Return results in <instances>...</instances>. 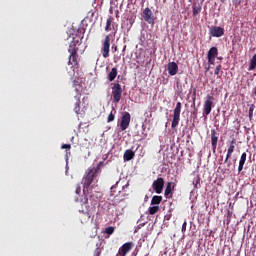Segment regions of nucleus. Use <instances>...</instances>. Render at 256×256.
Wrapping results in <instances>:
<instances>
[{
  "mask_svg": "<svg viewBox=\"0 0 256 256\" xmlns=\"http://www.w3.org/2000/svg\"><path fill=\"white\" fill-rule=\"evenodd\" d=\"M163 200L162 196L155 195L151 200V205L158 206Z\"/></svg>",
  "mask_w": 256,
  "mask_h": 256,
  "instance_id": "obj_22",
  "label": "nucleus"
},
{
  "mask_svg": "<svg viewBox=\"0 0 256 256\" xmlns=\"http://www.w3.org/2000/svg\"><path fill=\"white\" fill-rule=\"evenodd\" d=\"M230 158H231V157H228V154H227L226 159H225V163H228V166H229V167H230V165H231V162L229 161Z\"/></svg>",
  "mask_w": 256,
  "mask_h": 256,
  "instance_id": "obj_39",
  "label": "nucleus"
},
{
  "mask_svg": "<svg viewBox=\"0 0 256 256\" xmlns=\"http://www.w3.org/2000/svg\"><path fill=\"white\" fill-rule=\"evenodd\" d=\"M120 183V181H118L115 185H113L112 187H111V195H113V192H114V190L116 189V187H117V185Z\"/></svg>",
  "mask_w": 256,
  "mask_h": 256,
  "instance_id": "obj_37",
  "label": "nucleus"
},
{
  "mask_svg": "<svg viewBox=\"0 0 256 256\" xmlns=\"http://www.w3.org/2000/svg\"><path fill=\"white\" fill-rule=\"evenodd\" d=\"M221 69H222V65L220 64V65H218V66L216 67V69H215V75H219L220 72H221Z\"/></svg>",
  "mask_w": 256,
  "mask_h": 256,
  "instance_id": "obj_34",
  "label": "nucleus"
},
{
  "mask_svg": "<svg viewBox=\"0 0 256 256\" xmlns=\"http://www.w3.org/2000/svg\"><path fill=\"white\" fill-rule=\"evenodd\" d=\"M80 212V219H81V222L84 223V222H87L91 215L93 214V212H95V207L94 206H86V210H79Z\"/></svg>",
  "mask_w": 256,
  "mask_h": 256,
  "instance_id": "obj_5",
  "label": "nucleus"
},
{
  "mask_svg": "<svg viewBox=\"0 0 256 256\" xmlns=\"http://www.w3.org/2000/svg\"><path fill=\"white\" fill-rule=\"evenodd\" d=\"M255 104H251L249 108V120L252 121L254 117Z\"/></svg>",
  "mask_w": 256,
  "mask_h": 256,
  "instance_id": "obj_27",
  "label": "nucleus"
},
{
  "mask_svg": "<svg viewBox=\"0 0 256 256\" xmlns=\"http://www.w3.org/2000/svg\"><path fill=\"white\" fill-rule=\"evenodd\" d=\"M218 140H219V134L216 132L215 129H212L211 130V143H212V148H213L214 152L217 149Z\"/></svg>",
  "mask_w": 256,
  "mask_h": 256,
  "instance_id": "obj_14",
  "label": "nucleus"
},
{
  "mask_svg": "<svg viewBox=\"0 0 256 256\" xmlns=\"http://www.w3.org/2000/svg\"><path fill=\"white\" fill-rule=\"evenodd\" d=\"M81 192V187L78 185L76 188V193L79 194Z\"/></svg>",
  "mask_w": 256,
  "mask_h": 256,
  "instance_id": "obj_40",
  "label": "nucleus"
},
{
  "mask_svg": "<svg viewBox=\"0 0 256 256\" xmlns=\"http://www.w3.org/2000/svg\"><path fill=\"white\" fill-rule=\"evenodd\" d=\"M236 256H241L240 253L238 252Z\"/></svg>",
  "mask_w": 256,
  "mask_h": 256,
  "instance_id": "obj_46",
  "label": "nucleus"
},
{
  "mask_svg": "<svg viewBox=\"0 0 256 256\" xmlns=\"http://www.w3.org/2000/svg\"><path fill=\"white\" fill-rule=\"evenodd\" d=\"M255 95H256V87H255Z\"/></svg>",
  "mask_w": 256,
  "mask_h": 256,
  "instance_id": "obj_48",
  "label": "nucleus"
},
{
  "mask_svg": "<svg viewBox=\"0 0 256 256\" xmlns=\"http://www.w3.org/2000/svg\"><path fill=\"white\" fill-rule=\"evenodd\" d=\"M87 203H88V199L85 200V204H87Z\"/></svg>",
  "mask_w": 256,
  "mask_h": 256,
  "instance_id": "obj_45",
  "label": "nucleus"
},
{
  "mask_svg": "<svg viewBox=\"0 0 256 256\" xmlns=\"http://www.w3.org/2000/svg\"><path fill=\"white\" fill-rule=\"evenodd\" d=\"M222 3H225L226 2V0H220Z\"/></svg>",
  "mask_w": 256,
  "mask_h": 256,
  "instance_id": "obj_43",
  "label": "nucleus"
},
{
  "mask_svg": "<svg viewBox=\"0 0 256 256\" xmlns=\"http://www.w3.org/2000/svg\"><path fill=\"white\" fill-rule=\"evenodd\" d=\"M254 69H256V54L251 59V63H250V67H249L250 71H252Z\"/></svg>",
  "mask_w": 256,
  "mask_h": 256,
  "instance_id": "obj_28",
  "label": "nucleus"
},
{
  "mask_svg": "<svg viewBox=\"0 0 256 256\" xmlns=\"http://www.w3.org/2000/svg\"><path fill=\"white\" fill-rule=\"evenodd\" d=\"M186 229H187V222L185 221L182 225V232L185 233Z\"/></svg>",
  "mask_w": 256,
  "mask_h": 256,
  "instance_id": "obj_38",
  "label": "nucleus"
},
{
  "mask_svg": "<svg viewBox=\"0 0 256 256\" xmlns=\"http://www.w3.org/2000/svg\"><path fill=\"white\" fill-rule=\"evenodd\" d=\"M122 87L119 83H115L112 87L113 103H119L122 97Z\"/></svg>",
  "mask_w": 256,
  "mask_h": 256,
  "instance_id": "obj_3",
  "label": "nucleus"
},
{
  "mask_svg": "<svg viewBox=\"0 0 256 256\" xmlns=\"http://www.w3.org/2000/svg\"><path fill=\"white\" fill-rule=\"evenodd\" d=\"M164 184V179L162 177H159L153 182L152 188L157 194H161L164 188Z\"/></svg>",
  "mask_w": 256,
  "mask_h": 256,
  "instance_id": "obj_8",
  "label": "nucleus"
},
{
  "mask_svg": "<svg viewBox=\"0 0 256 256\" xmlns=\"http://www.w3.org/2000/svg\"><path fill=\"white\" fill-rule=\"evenodd\" d=\"M125 50H126V46L124 47L123 51H125Z\"/></svg>",
  "mask_w": 256,
  "mask_h": 256,
  "instance_id": "obj_47",
  "label": "nucleus"
},
{
  "mask_svg": "<svg viewBox=\"0 0 256 256\" xmlns=\"http://www.w3.org/2000/svg\"><path fill=\"white\" fill-rule=\"evenodd\" d=\"M113 30L115 31V34H116L117 33V26L114 27V25H113Z\"/></svg>",
  "mask_w": 256,
  "mask_h": 256,
  "instance_id": "obj_41",
  "label": "nucleus"
},
{
  "mask_svg": "<svg viewBox=\"0 0 256 256\" xmlns=\"http://www.w3.org/2000/svg\"><path fill=\"white\" fill-rule=\"evenodd\" d=\"M102 55L104 58H108L109 57V53H110V36L107 35L105 37V40L103 42V47L101 49Z\"/></svg>",
  "mask_w": 256,
  "mask_h": 256,
  "instance_id": "obj_10",
  "label": "nucleus"
},
{
  "mask_svg": "<svg viewBox=\"0 0 256 256\" xmlns=\"http://www.w3.org/2000/svg\"><path fill=\"white\" fill-rule=\"evenodd\" d=\"M74 111L77 114H79V112H80V100H79V98L77 99V102L75 103Z\"/></svg>",
  "mask_w": 256,
  "mask_h": 256,
  "instance_id": "obj_31",
  "label": "nucleus"
},
{
  "mask_svg": "<svg viewBox=\"0 0 256 256\" xmlns=\"http://www.w3.org/2000/svg\"><path fill=\"white\" fill-rule=\"evenodd\" d=\"M133 247H134L133 242H127V243L123 244L121 246V248L119 249L117 256H126L127 253H129L130 250L133 249Z\"/></svg>",
  "mask_w": 256,
  "mask_h": 256,
  "instance_id": "obj_11",
  "label": "nucleus"
},
{
  "mask_svg": "<svg viewBox=\"0 0 256 256\" xmlns=\"http://www.w3.org/2000/svg\"><path fill=\"white\" fill-rule=\"evenodd\" d=\"M201 178L199 176H196L193 180V184L195 185L196 189H199L201 187L200 185Z\"/></svg>",
  "mask_w": 256,
  "mask_h": 256,
  "instance_id": "obj_29",
  "label": "nucleus"
},
{
  "mask_svg": "<svg viewBox=\"0 0 256 256\" xmlns=\"http://www.w3.org/2000/svg\"><path fill=\"white\" fill-rule=\"evenodd\" d=\"M219 51L217 47H212L208 52V62L215 65V59L218 57Z\"/></svg>",
  "mask_w": 256,
  "mask_h": 256,
  "instance_id": "obj_12",
  "label": "nucleus"
},
{
  "mask_svg": "<svg viewBox=\"0 0 256 256\" xmlns=\"http://www.w3.org/2000/svg\"><path fill=\"white\" fill-rule=\"evenodd\" d=\"M130 121H131V115L128 112H124L120 122V128L122 131H125L129 127Z\"/></svg>",
  "mask_w": 256,
  "mask_h": 256,
  "instance_id": "obj_9",
  "label": "nucleus"
},
{
  "mask_svg": "<svg viewBox=\"0 0 256 256\" xmlns=\"http://www.w3.org/2000/svg\"><path fill=\"white\" fill-rule=\"evenodd\" d=\"M118 74V70L117 68H112L111 72L108 74V80L110 82H113L115 80V78L117 77Z\"/></svg>",
  "mask_w": 256,
  "mask_h": 256,
  "instance_id": "obj_21",
  "label": "nucleus"
},
{
  "mask_svg": "<svg viewBox=\"0 0 256 256\" xmlns=\"http://www.w3.org/2000/svg\"><path fill=\"white\" fill-rule=\"evenodd\" d=\"M135 157V152L132 150H126L124 153V160L125 161H130Z\"/></svg>",
  "mask_w": 256,
  "mask_h": 256,
  "instance_id": "obj_20",
  "label": "nucleus"
},
{
  "mask_svg": "<svg viewBox=\"0 0 256 256\" xmlns=\"http://www.w3.org/2000/svg\"><path fill=\"white\" fill-rule=\"evenodd\" d=\"M213 101L214 97L212 95H207L203 108V116H208L211 113L212 108L214 107Z\"/></svg>",
  "mask_w": 256,
  "mask_h": 256,
  "instance_id": "obj_6",
  "label": "nucleus"
},
{
  "mask_svg": "<svg viewBox=\"0 0 256 256\" xmlns=\"http://www.w3.org/2000/svg\"><path fill=\"white\" fill-rule=\"evenodd\" d=\"M68 52L70 53L68 65H71L74 68H78L79 67L78 50L73 49V50H68Z\"/></svg>",
  "mask_w": 256,
  "mask_h": 256,
  "instance_id": "obj_4",
  "label": "nucleus"
},
{
  "mask_svg": "<svg viewBox=\"0 0 256 256\" xmlns=\"http://www.w3.org/2000/svg\"><path fill=\"white\" fill-rule=\"evenodd\" d=\"M175 186L176 184L175 183H172V182H168L167 183V186H166V189H165V197L168 198L170 194H172V190L175 189Z\"/></svg>",
  "mask_w": 256,
  "mask_h": 256,
  "instance_id": "obj_18",
  "label": "nucleus"
},
{
  "mask_svg": "<svg viewBox=\"0 0 256 256\" xmlns=\"http://www.w3.org/2000/svg\"><path fill=\"white\" fill-rule=\"evenodd\" d=\"M112 49L116 52L118 50L117 46H113Z\"/></svg>",
  "mask_w": 256,
  "mask_h": 256,
  "instance_id": "obj_42",
  "label": "nucleus"
},
{
  "mask_svg": "<svg viewBox=\"0 0 256 256\" xmlns=\"http://www.w3.org/2000/svg\"><path fill=\"white\" fill-rule=\"evenodd\" d=\"M113 21H114L113 17L109 16L106 22V27H105L106 32L111 31V24L113 23Z\"/></svg>",
  "mask_w": 256,
  "mask_h": 256,
  "instance_id": "obj_25",
  "label": "nucleus"
},
{
  "mask_svg": "<svg viewBox=\"0 0 256 256\" xmlns=\"http://www.w3.org/2000/svg\"><path fill=\"white\" fill-rule=\"evenodd\" d=\"M235 145H236V140L233 139V140L231 141V145H230V147L228 148V151H227L228 157H232V153H233L234 150H235Z\"/></svg>",
  "mask_w": 256,
  "mask_h": 256,
  "instance_id": "obj_23",
  "label": "nucleus"
},
{
  "mask_svg": "<svg viewBox=\"0 0 256 256\" xmlns=\"http://www.w3.org/2000/svg\"><path fill=\"white\" fill-rule=\"evenodd\" d=\"M102 163L100 162L97 167H93L88 169V172L83 177L82 184H83V191H87L89 186L93 183V181L97 178L99 171L101 169L100 165Z\"/></svg>",
  "mask_w": 256,
  "mask_h": 256,
  "instance_id": "obj_1",
  "label": "nucleus"
},
{
  "mask_svg": "<svg viewBox=\"0 0 256 256\" xmlns=\"http://www.w3.org/2000/svg\"><path fill=\"white\" fill-rule=\"evenodd\" d=\"M217 58H218L219 60H222V57H218V56H217Z\"/></svg>",
  "mask_w": 256,
  "mask_h": 256,
  "instance_id": "obj_44",
  "label": "nucleus"
},
{
  "mask_svg": "<svg viewBox=\"0 0 256 256\" xmlns=\"http://www.w3.org/2000/svg\"><path fill=\"white\" fill-rule=\"evenodd\" d=\"M242 4V0H234V5L236 7L240 6Z\"/></svg>",
  "mask_w": 256,
  "mask_h": 256,
  "instance_id": "obj_36",
  "label": "nucleus"
},
{
  "mask_svg": "<svg viewBox=\"0 0 256 256\" xmlns=\"http://www.w3.org/2000/svg\"><path fill=\"white\" fill-rule=\"evenodd\" d=\"M115 113H116V111L114 110V113L111 112V113L109 114L108 120H107L108 122L114 121V119H115Z\"/></svg>",
  "mask_w": 256,
  "mask_h": 256,
  "instance_id": "obj_33",
  "label": "nucleus"
},
{
  "mask_svg": "<svg viewBox=\"0 0 256 256\" xmlns=\"http://www.w3.org/2000/svg\"><path fill=\"white\" fill-rule=\"evenodd\" d=\"M101 253H102V250L100 248H96L93 256H100Z\"/></svg>",
  "mask_w": 256,
  "mask_h": 256,
  "instance_id": "obj_35",
  "label": "nucleus"
},
{
  "mask_svg": "<svg viewBox=\"0 0 256 256\" xmlns=\"http://www.w3.org/2000/svg\"><path fill=\"white\" fill-rule=\"evenodd\" d=\"M246 160H247V154L244 152V153L241 155V159H240V162H239V167H238L239 173L242 172Z\"/></svg>",
  "mask_w": 256,
  "mask_h": 256,
  "instance_id": "obj_19",
  "label": "nucleus"
},
{
  "mask_svg": "<svg viewBox=\"0 0 256 256\" xmlns=\"http://www.w3.org/2000/svg\"><path fill=\"white\" fill-rule=\"evenodd\" d=\"M192 9H193V16L194 17L198 16L202 11V3L195 2L192 6Z\"/></svg>",
  "mask_w": 256,
  "mask_h": 256,
  "instance_id": "obj_17",
  "label": "nucleus"
},
{
  "mask_svg": "<svg viewBox=\"0 0 256 256\" xmlns=\"http://www.w3.org/2000/svg\"><path fill=\"white\" fill-rule=\"evenodd\" d=\"M61 149H66V156L71 155V152H70L71 145L70 144H63L61 146Z\"/></svg>",
  "mask_w": 256,
  "mask_h": 256,
  "instance_id": "obj_30",
  "label": "nucleus"
},
{
  "mask_svg": "<svg viewBox=\"0 0 256 256\" xmlns=\"http://www.w3.org/2000/svg\"><path fill=\"white\" fill-rule=\"evenodd\" d=\"M84 38V31L81 32L79 31L74 37L73 40L71 41L69 45L68 50H76L79 51V46L82 44V39Z\"/></svg>",
  "mask_w": 256,
  "mask_h": 256,
  "instance_id": "obj_2",
  "label": "nucleus"
},
{
  "mask_svg": "<svg viewBox=\"0 0 256 256\" xmlns=\"http://www.w3.org/2000/svg\"><path fill=\"white\" fill-rule=\"evenodd\" d=\"M181 109H182V103L178 102L173 113L172 128H176L179 124Z\"/></svg>",
  "mask_w": 256,
  "mask_h": 256,
  "instance_id": "obj_7",
  "label": "nucleus"
},
{
  "mask_svg": "<svg viewBox=\"0 0 256 256\" xmlns=\"http://www.w3.org/2000/svg\"><path fill=\"white\" fill-rule=\"evenodd\" d=\"M143 18L144 20L149 23V24H153L154 23V17H153V13L149 8H146L143 12Z\"/></svg>",
  "mask_w": 256,
  "mask_h": 256,
  "instance_id": "obj_15",
  "label": "nucleus"
},
{
  "mask_svg": "<svg viewBox=\"0 0 256 256\" xmlns=\"http://www.w3.org/2000/svg\"><path fill=\"white\" fill-rule=\"evenodd\" d=\"M225 33V30L221 27H217V26H212L210 31H209V34L212 36V37H216V38H220L224 35Z\"/></svg>",
  "mask_w": 256,
  "mask_h": 256,
  "instance_id": "obj_13",
  "label": "nucleus"
},
{
  "mask_svg": "<svg viewBox=\"0 0 256 256\" xmlns=\"http://www.w3.org/2000/svg\"><path fill=\"white\" fill-rule=\"evenodd\" d=\"M128 187H129V182H127V184L123 185L122 191H119V195L123 197L121 200H123L124 197H126L128 195V193H126V189Z\"/></svg>",
  "mask_w": 256,
  "mask_h": 256,
  "instance_id": "obj_24",
  "label": "nucleus"
},
{
  "mask_svg": "<svg viewBox=\"0 0 256 256\" xmlns=\"http://www.w3.org/2000/svg\"><path fill=\"white\" fill-rule=\"evenodd\" d=\"M178 65L175 62L168 64V72L171 76H175L178 73Z\"/></svg>",
  "mask_w": 256,
  "mask_h": 256,
  "instance_id": "obj_16",
  "label": "nucleus"
},
{
  "mask_svg": "<svg viewBox=\"0 0 256 256\" xmlns=\"http://www.w3.org/2000/svg\"><path fill=\"white\" fill-rule=\"evenodd\" d=\"M114 231H115V228L112 227V226H109V227H107V228L105 229V233L108 234V235L113 234Z\"/></svg>",
  "mask_w": 256,
  "mask_h": 256,
  "instance_id": "obj_32",
  "label": "nucleus"
},
{
  "mask_svg": "<svg viewBox=\"0 0 256 256\" xmlns=\"http://www.w3.org/2000/svg\"><path fill=\"white\" fill-rule=\"evenodd\" d=\"M160 210V207L158 205H154L152 207H149L148 211L150 215L156 214Z\"/></svg>",
  "mask_w": 256,
  "mask_h": 256,
  "instance_id": "obj_26",
  "label": "nucleus"
}]
</instances>
